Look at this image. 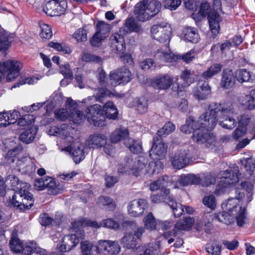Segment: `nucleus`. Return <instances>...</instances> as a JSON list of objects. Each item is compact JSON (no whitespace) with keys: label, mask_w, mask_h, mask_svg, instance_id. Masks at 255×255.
<instances>
[{"label":"nucleus","mask_w":255,"mask_h":255,"mask_svg":"<svg viewBox=\"0 0 255 255\" xmlns=\"http://www.w3.org/2000/svg\"><path fill=\"white\" fill-rule=\"evenodd\" d=\"M119 32L124 34L132 32L141 33L143 29L138 22L134 18L130 17L126 20L124 26L120 29Z\"/></svg>","instance_id":"nucleus-25"},{"label":"nucleus","mask_w":255,"mask_h":255,"mask_svg":"<svg viewBox=\"0 0 255 255\" xmlns=\"http://www.w3.org/2000/svg\"><path fill=\"white\" fill-rule=\"evenodd\" d=\"M221 0H213V9L208 15V21L212 33L216 36L220 29L219 22L222 21L220 15L223 12L221 8Z\"/></svg>","instance_id":"nucleus-7"},{"label":"nucleus","mask_w":255,"mask_h":255,"mask_svg":"<svg viewBox=\"0 0 255 255\" xmlns=\"http://www.w3.org/2000/svg\"><path fill=\"white\" fill-rule=\"evenodd\" d=\"M201 178L197 175L189 174L183 175L178 179V182L183 186L192 184H199Z\"/></svg>","instance_id":"nucleus-34"},{"label":"nucleus","mask_w":255,"mask_h":255,"mask_svg":"<svg viewBox=\"0 0 255 255\" xmlns=\"http://www.w3.org/2000/svg\"><path fill=\"white\" fill-rule=\"evenodd\" d=\"M252 74L250 71L245 69H242L236 72V78L241 83L249 82L252 78Z\"/></svg>","instance_id":"nucleus-47"},{"label":"nucleus","mask_w":255,"mask_h":255,"mask_svg":"<svg viewBox=\"0 0 255 255\" xmlns=\"http://www.w3.org/2000/svg\"><path fill=\"white\" fill-rule=\"evenodd\" d=\"M194 223V219L191 217H186L185 219L178 221L175 224V229L178 230H189Z\"/></svg>","instance_id":"nucleus-44"},{"label":"nucleus","mask_w":255,"mask_h":255,"mask_svg":"<svg viewBox=\"0 0 255 255\" xmlns=\"http://www.w3.org/2000/svg\"><path fill=\"white\" fill-rule=\"evenodd\" d=\"M212 129L199 125L193 131L192 135L193 141L198 144L203 145L207 147H209L215 141L214 136L208 132L209 130Z\"/></svg>","instance_id":"nucleus-8"},{"label":"nucleus","mask_w":255,"mask_h":255,"mask_svg":"<svg viewBox=\"0 0 255 255\" xmlns=\"http://www.w3.org/2000/svg\"><path fill=\"white\" fill-rule=\"evenodd\" d=\"M40 36L42 38L50 39L52 35L51 28L50 25L42 23L40 25Z\"/></svg>","instance_id":"nucleus-52"},{"label":"nucleus","mask_w":255,"mask_h":255,"mask_svg":"<svg viewBox=\"0 0 255 255\" xmlns=\"http://www.w3.org/2000/svg\"><path fill=\"white\" fill-rule=\"evenodd\" d=\"M9 246L11 250L15 253H20L24 249L23 244L19 239L17 238V232L15 230L12 231Z\"/></svg>","instance_id":"nucleus-40"},{"label":"nucleus","mask_w":255,"mask_h":255,"mask_svg":"<svg viewBox=\"0 0 255 255\" xmlns=\"http://www.w3.org/2000/svg\"><path fill=\"white\" fill-rule=\"evenodd\" d=\"M26 249L30 253L31 255V253L33 252H35L40 255H44L46 254V251L39 247H36V243L34 242L30 243L29 245H26Z\"/></svg>","instance_id":"nucleus-61"},{"label":"nucleus","mask_w":255,"mask_h":255,"mask_svg":"<svg viewBox=\"0 0 255 255\" xmlns=\"http://www.w3.org/2000/svg\"><path fill=\"white\" fill-rule=\"evenodd\" d=\"M124 34L116 32L110 36L108 44L113 52L122 54L125 52L126 47Z\"/></svg>","instance_id":"nucleus-14"},{"label":"nucleus","mask_w":255,"mask_h":255,"mask_svg":"<svg viewBox=\"0 0 255 255\" xmlns=\"http://www.w3.org/2000/svg\"><path fill=\"white\" fill-rule=\"evenodd\" d=\"M203 203L212 210H214L216 206V199L214 195L205 196L203 199Z\"/></svg>","instance_id":"nucleus-63"},{"label":"nucleus","mask_w":255,"mask_h":255,"mask_svg":"<svg viewBox=\"0 0 255 255\" xmlns=\"http://www.w3.org/2000/svg\"><path fill=\"white\" fill-rule=\"evenodd\" d=\"M54 114L56 118L60 120L65 121L67 119L70 120V112L69 110L67 108L65 109H62L56 110L55 111Z\"/></svg>","instance_id":"nucleus-55"},{"label":"nucleus","mask_w":255,"mask_h":255,"mask_svg":"<svg viewBox=\"0 0 255 255\" xmlns=\"http://www.w3.org/2000/svg\"><path fill=\"white\" fill-rule=\"evenodd\" d=\"M121 242L123 244V246L128 249H135L137 245V239L132 232L124 236L122 238Z\"/></svg>","instance_id":"nucleus-38"},{"label":"nucleus","mask_w":255,"mask_h":255,"mask_svg":"<svg viewBox=\"0 0 255 255\" xmlns=\"http://www.w3.org/2000/svg\"><path fill=\"white\" fill-rule=\"evenodd\" d=\"M219 121L220 125L227 129H232L236 125V122L233 117H217V122Z\"/></svg>","instance_id":"nucleus-45"},{"label":"nucleus","mask_w":255,"mask_h":255,"mask_svg":"<svg viewBox=\"0 0 255 255\" xmlns=\"http://www.w3.org/2000/svg\"><path fill=\"white\" fill-rule=\"evenodd\" d=\"M10 45V41L7 32L0 33V50H5Z\"/></svg>","instance_id":"nucleus-51"},{"label":"nucleus","mask_w":255,"mask_h":255,"mask_svg":"<svg viewBox=\"0 0 255 255\" xmlns=\"http://www.w3.org/2000/svg\"><path fill=\"white\" fill-rule=\"evenodd\" d=\"M30 186L27 183H23L17 187V191L15 192L10 200L11 204L21 210L28 209L34 203L32 195L29 192Z\"/></svg>","instance_id":"nucleus-5"},{"label":"nucleus","mask_w":255,"mask_h":255,"mask_svg":"<svg viewBox=\"0 0 255 255\" xmlns=\"http://www.w3.org/2000/svg\"><path fill=\"white\" fill-rule=\"evenodd\" d=\"M78 107L77 102L71 98H68L66 102V108L69 110L70 112V120L75 124L80 123L85 119L84 114L77 109Z\"/></svg>","instance_id":"nucleus-21"},{"label":"nucleus","mask_w":255,"mask_h":255,"mask_svg":"<svg viewBox=\"0 0 255 255\" xmlns=\"http://www.w3.org/2000/svg\"><path fill=\"white\" fill-rule=\"evenodd\" d=\"M235 77L231 70H224L222 73V78L220 86L224 89H230L235 85Z\"/></svg>","instance_id":"nucleus-26"},{"label":"nucleus","mask_w":255,"mask_h":255,"mask_svg":"<svg viewBox=\"0 0 255 255\" xmlns=\"http://www.w3.org/2000/svg\"><path fill=\"white\" fill-rule=\"evenodd\" d=\"M34 187L37 190H43L48 188L49 194H57L59 193V188L56 185L54 179L51 177L41 178L36 180L34 182Z\"/></svg>","instance_id":"nucleus-16"},{"label":"nucleus","mask_w":255,"mask_h":255,"mask_svg":"<svg viewBox=\"0 0 255 255\" xmlns=\"http://www.w3.org/2000/svg\"><path fill=\"white\" fill-rule=\"evenodd\" d=\"M120 251L121 247L118 243L110 240L99 241L96 250L98 253L104 251L112 255L118 254Z\"/></svg>","instance_id":"nucleus-17"},{"label":"nucleus","mask_w":255,"mask_h":255,"mask_svg":"<svg viewBox=\"0 0 255 255\" xmlns=\"http://www.w3.org/2000/svg\"><path fill=\"white\" fill-rule=\"evenodd\" d=\"M96 26V32L104 35H105L106 33L109 32L111 28L110 24L106 23L103 21H99L97 23Z\"/></svg>","instance_id":"nucleus-60"},{"label":"nucleus","mask_w":255,"mask_h":255,"mask_svg":"<svg viewBox=\"0 0 255 255\" xmlns=\"http://www.w3.org/2000/svg\"><path fill=\"white\" fill-rule=\"evenodd\" d=\"M147 163V159L144 157H133L131 155H128L125 157L124 162L119 165L118 172L132 174L137 177L146 174H157L163 167V164L159 160L150 162L146 167Z\"/></svg>","instance_id":"nucleus-1"},{"label":"nucleus","mask_w":255,"mask_h":255,"mask_svg":"<svg viewBox=\"0 0 255 255\" xmlns=\"http://www.w3.org/2000/svg\"><path fill=\"white\" fill-rule=\"evenodd\" d=\"M109 77L110 84L116 86L129 82L131 79V74L128 69L123 67L111 72Z\"/></svg>","instance_id":"nucleus-12"},{"label":"nucleus","mask_w":255,"mask_h":255,"mask_svg":"<svg viewBox=\"0 0 255 255\" xmlns=\"http://www.w3.org/2000/svg\"><path fill=\"white\" fill-rule=\"evenodd\" d=\"M103 111L105 112L108 118L113 120L117 119L118 111L116 107L112 102H107L103 107Z\"/></svg>","instance_id":"nucleus-43"},{"label":"nucleus","mask_w":255,"mask_h":255,"mask_svg":"<svg viewBox=\"0 0 255 255\" xmlns=\"http://www.w3.org/2000/svg\"><path fill=\"white\" fill-rule=\"evenodd\" d=\"M128 135V130L124 128H117L112 134L111 140L112 142L116 143L122 140L127 139L126 138Z\"/></svg>","instance_id":"nucleus-37"},{"label":"nucleus","mask_w":255,"mask_h":255,"mask_svg":"<svg viewBox=\"0 0 255 255\" xmlns=\"http://www.w3.org/2000/svg\"><path fill=\"white\" fill-rule=\"evenodd\" d=\"M239 170H226L221 172V177L219 185L221 188H226L228 185L236 183L239 181Z\"/></svg>","instance_id":"nucleus-20"},{"label":"nucleus","mask_w":255,"mask_h":255,"mask_svg":"<svg viewBox=\"0 0 255 255\" xmlns=\"http://www.w3.org/2000/svg\"><path fill=\"white\" fill-rule=\"evenodd\" d=\"M222 68V65L221 64H214L202 73V77L206 80L210 79L220 72Z\"/></svg>","instance_id":"nucleus-41"},{"label":"nucleus","mask_w":255,"mask_h":255,"mask_svg":"<svg viewBox=\"0 0 255 255\" xmlns=\"http://www.w3.org/2000/svg\"><path fill=\"white\" fill-rule=\"evenodd\" d=\"M5 183L7 185H9L13 190H17V187L20 186L21 183H19L18 177L14 175H8L5 180Z\"/></svg>","instance_id":"nucleus-50"},{"label":"nucleus","mask_w":255,"mask_h":255,"mask_svg":"<svg viewBox=\"0 0 255 255\" xmlns=\"http://www.w3.org/2000/svg\"><path fill=\"white\" fill-rule=\"evenodd\" d=\"M155 57L159 58L165 62H172L178 59V55H176L170 51L163 52L158 50L155 54Z\"/></svg>","instance_id":"nucleus-42"},{"label":"nucleus","mask_w":255,"mask_h":255,"mask_svg":"<svg viewBox=\"0 0 255 255\" xmlns=\"http://www.w3.org/2000/svg\"><path fill=\"white\" fill-rule=\"evenodd\" d=\"M79 243V239L75 234L65 236L61 244L57 246V249L62 252L69 251Z\"/></svg>","instance_id":"nucleus-24"},{"label":"nucleus","mask_w":255,"mask_h":255,"mask_svg":"<svg viewBox=\"0 0 255 255\" xmlns=\"http://www.w3.org/2000/svg\"><path fill=\"white\" fill-rule=\"evenodd\" d=\"M159 248L158 244L150 243L146 246H139L137 249L138 255H155Z\"/></svg>","instance_id":"nucleus-36"},{"label":"nucleus","mask_w":255,"mask_h":255,"mask_svg":"<svg viewBox=\"0 0 255 255\" xmlns=\"http://www.w3.org/2000/svg\"><path fill=\"white\" fill-rule=\"evenodd\" d=\"M175 129V126L172 123L169 122L166 123L164 126L157 131L159 136H166Z\"/></svg>","instance_id":"nucleus-48"},{"label":"nucleus","mask_w":255,"mask_h":255,"mask_svg":"<svg viewBox=\"0 0 255 255\" xmlns=\"http://www.w3.org/2000/svg\"><path fill=\"white\" fill-rule=\"evenodd\" d=\"M198 176L201 178L199 184H202L204 186H208L214 184L216 181L215 177L210 174H199Z\"/></svg>","instance_id":"nucleus-54"},{"label":"nucleus","mask_w":255,"mask_h":255,"mask_svg":"<svg viewBox=\"0 0 255 255\" xmlns=\"http://www.w3.org/2000/svg\"><path fill=\"white\" fill-rule=\"evenodd\" d=\"M37 128L32 126L20 133L19 136V140L26 143L31 142L35 138L37 133Z\"/></svg>","instance_id":"nucleus-35"},{"label":"nucleus","mask_w":255,"mask_h":255,"mask_svg":"<svg viewBox=\"0 0 255 255\" xmlns=\"http://www.w3.org/2000/svg\"><path fill=\"white\" fill-rule=\"evenodd\" d=\"M105 35L96 32L90 39V42L92 46L99 47L101 45L102 41L105 39Z\"/></svg>","instance_id":"nucleus-62"},{"label":"nucleus","mask_w":255,"mask_h":255,"mask_svg":"<svg viewBox=\"0 0 255 255\" xmlns=\"http://www.w3.org/2000/svg\"><path fill=\"white\" fill-rule=\"evenodd\" d=\"M22 163H27L25 166V171L28 172H32L35 170L34 163L29 157L22 158L19 160V165H21Z\"/></svg>","instance_id":"nucleus-53"},{"label":"nucleus","mask_w":255,"mask_h":255,"mask_svg":"<svg viewBox=\"0 0 255 255\" xmlns=\"http://www.w3.org/2000/svg\"><path fill=\"white\" fill-rule=\"evenodd\" d=\"M196 55V53L194 50H191L190 51L183 55H178V59H182L187 63H189L193 61Z\"/></svg>","instance_id":"nucleus-64"},{"label":"nucleus","mask_w":255,"mask_h":255,"mask_svg":"<svg viewBox=\"0 0 255 255\" xmlns=\"http://www.w3.org/2000/svg\"><path fill=\"white\" fill-rule=\"evenodd\" d=\"M39 222L42 226H48L50 225H56L58 222L51 218L47 214H43L40 217Z\"/></svg>","instance_id":"nucleus-59"},{"label":"nucleus","mask_w":255,"mask_h":255,"mask_svg":"<svg viewBox=\"0 0 255 255\" xmlns=\"http://www.w3.org/2000/svg\"><path fill=\"white\" fill-rule=\"evenodd\" d=\"M160 8L161 4L158 1L142 0L135 5L133 12L137 20L144 22L156 15Z\"/></svg>","instance_id":"nucleus-4"},{"label":"nucleus","mask_w":255,"mask_h":255,"mask_svg":"<svg viewBox=\"0 0 255 255\" xmlns=\"http://www.w3.org/2000/svg\"><path fill=\"white\" fill-rule=\"evenodd\" d=\"M237 114L236 106L229 102L223 104H214L210 105L208 110L202 115L200 122L204 126L214 128L217 123V117H233Z\"/></svg>","instance_id":"nucleus-2"},{"label":"nucleus","mask_w":255,"mask_h":255,"mask_svg":"<svg viewBox=\"0 0 255 255\" xmlns=\"http://www.w3.org/2000/svg\"><path fill=\"white\" fill-rule=\"evenodd\" d=\"M210 93V87L208 83L205 81L199 82L193 91L194 96L198 100L206 99Z\"/></svg>","instance_id":"nucleus-28"},{"label":"nucleus","mask_w":255,"mask_h":255,"mask_svg":"<svg viewBox=\"0 0 255 255\" xmlns=\"http://www.w3.org/2000/svg\"><path fill=\"white\" fill-rule=\"evenodd\" d=\"M173 81V76L168 74H163L156 77L152 82V84L155 89L165 90L170 87Z\"/></svg>","instance_id":"nucleus-22"},{"label":"nucleus","mask_w":255,"mask_h":255,"mask_svg":"<svg viewBox=\"0 0 255 255\" xmlns=\"http://www.w3.org/2000/svg\"><path fill=\"white\" fill-rule=\"evenodd\" d=\"M143 222L145 227L149 230H153L155 229L156 226V222L155 219L151 213H149L147 216L144 218Z\"/></svg>","instance_id":"nucleus-49"},{"label":"nucleus","mask_w":255,"mask_h":255,"mask_svg":"<svg viewBox=\"0 0 255 255\" xmlns=\"http://www.w3.org/2000/svg\"><path fill=\"white\" fill-rule=\"evenodd\" d=\"M107 140V136L101 133H95L90 135L88 139V144L91 147L95 148L103 146Z\"/></svg>","instance_id":"nucleus-29"},{"label":"nucleus","mask_w":255,"mask_h":255,"mask_svg":"<svg viewBox=\"0 0 255 255\" xmlns=\"http://www.w3.org/2000/svg\"><path fill=\"white\" fill-rule=\"evenodd\" d=\"M125 144L133 153H138L142 151L141 142L132 138H128L125 141Z\"/></svg>","instance_id":"nucleus-46"},{"label":"nucleus","mask_w":255,"mask_h":255,"mask_svg":"<svg viewBox=\"0 0 255 255\" xmlns=\"http://www.w3.org/2000/svg\"><path fill=\"white\" fill-rule=\"evenodd\" d=\"M147 207V202L144 199H134L128 205V214L133 217L141 215Z\"/></svg>","instance_id":"nucleus-18"},{"label":"nucleus","mask_w":255,"mask_h":255,"mask_svg":"<svg viewBox=\"0 0 255 255\" xmlns=\"http://www.w3.org/2000/svg\"><path fill=\"white\" fill-rule=\"evenodd\" d=\"M238 194L239 196L235 198V201L226 205V209L234 214L237 226L246 227L250 224L251 219L246 207L243 206L241 199L244 196V193L239 191Z\"/></svg>","instance_id":"nucleus-3"},{"label":"nucleus","mask_w":255,"mask_h":255,"mask_svg":"<svg viewBox=\"0 0 255 255\" xmlns=\"http://www.w3.org/2000/svg\"><path fill=\"white\" fill-rule=\"evenodd\" d=\"M202 115H201L199 118V120L197 121H194V119L192 117H189L186 120V124L184 125H182L180 129L181 131L184 132L185 133H190L192 131H194L199 125H201L203 127H205L208 128L206 126H204L203 124H201L202 122H200L201 117Z\"/></svg>","instance_id":"nucleus-31"},{"label":"nucleus","mask_w":255,"mask_h":255,"mask_svg":"<svg viewBox=\"0 0 255 255\" xmlns=\"http://www.w3.org/2000/svg\"><path fill=\"white\" fill-rule=\"evenodd\" d=\"M61 151H63L71 154L74 162L77 164L79 163L85 157L83 147L78 146L72 148L70 146H67L61 148Z\"/></svg>","instance_id":"nucleus-30"},{"label":"nucleus","mask_w":255,"mask_h":255,"mask_svg":"<svg viewBox=\"0 0 255 255\" xmlns=\"http://www.w3.org/2000/svg\"><path fill=\"white\" fill-rule=\"evenodd\" d=\"M171 161L174 168L177 169L184 168L189 162L187 152L181 150L175 153L171 158Z\"/></svg>","instance_id":"nucleus-23"},{"label":"nucleus","mask_w":255,"mask_h":255,"mask_svg":"<svg viewBox=\"0 0 255 255\" xmlns=\"http://www.w3.org/2000/svg\"><path fill=\"white\" fill-rule=\"evenodd\" d=\"M167 146L160 137H156L153 139V144L149 152L150 156L153 155L152 158L160 159L164 157L167 151Z\"/></svg>","instance_id":"nucleus-19"},{"label":"nucleus","mask_w":255,"mask_h":255,"mask_svg":"<svg viewBox=\"0 0 255 255\" xmlns=\"http://www.w3.org/2000/svg\"><path fill=\"white\" fill-rule=\"evenodd\" d=\"M35 118L32 115H25L22 118H19L17 125L19 126H25L30 125L34 122Z\"/></svg>","instance_id":"nucleus-58"},{"label":"nucleus","mask_w":255,"mask_h":255,"mask_svg":"<svg viewBox=\"0 0 255 255\" xmlns=\"http://www.w3.org/2000/svg\"><path fill=\"white\" fill-rule=\"evenodd\" d=\"M206 249L208 253L213 255H219L221 253V246L215 242L208 244Z\"/></svg>","instance_id":"nucleus-56"},{"label":"nucleus","mask_w":255,"mask_h":255,"mask_svg":"<svg viewBox=\"0 0 255 255\" xmlns=\"http://www.w3.org/2000/svg\"><path fill=\"white\" fill-rule=\"evenodd\" d=\"M21 67L22 64L20 62L9 60L0 63V72L6 74L7 81H10L19 76Z\"/></svg>","instance_id":"nucleus-9"},{"label":"nucleus","mask_w":255,"mask_h":255,"mask_svg":"<svg viewBox=\"0 0 255 255\" xmlns=\"http://www.w3.org/2000/svg\"><path fill=\"white\" fill-rule=\"evenodd\" d=\"M151 37L154 39L161 43L170 41L171 29L169 25L167 24H154L150 28Z\"/></svg>","instance_id":"nucleus-11"},{"label":"nucleus","mask_w":255,"mask_h":255,"mask_svg":"<svg viewBox=\"0 0 255 255\" xmlns=\"http://www.w3.org/2000/svg\"><path fill=\"white\" fill-rule=\"evenodd\" d=\"M123 221L117 222L112 219H105L102 221L100 223L96 221H91L87 219H80L78 221H76L72 223V227L74 229H80L81 228L85 226H90L93 228H99L101 226L113 229H118L120 224L122 223Z\"/></svg>","instance_id":"nucleus-6"},{"label":"nucleus","mask_w":255,"mask_h":255,"mask_svg":"<svg viewBox=\"0 0 255 255\" xmlns=\"http://www.w3.org/2000/svg\"><path fill=\"white\" fill-rule=\"evenodd\" d=\"M235 201V198H229L228 200L222 204L223 211L218 214H215L213 215V220H218L227 225H231L235 222L234 214L231 211L226 209V205H227L230 202Z\"/></svg>","instance_id":"nucleus-15"},{"label":"nucleus","mask_w":255,"mask_h":255,"mask_svg":"<svg viewBox=\"0 0 255 255\" xmlns=\"http://www.w3.org/2000/svg\"><path fill=\"white\" fill-rule=\"evenodd\" d=\"M122 226L126 228L129 227L133 230V232L132 233L137 240H139L141 238L143 233L145 232V229L144 227H138L135 222L125 218L123 219V222L122 223Z\"/></svg>","instance_id":"nucleus-32"},{"label":"nucleus","mask_w":255,"mask_h":255,"mask_svg":"<svg viewBox=\"0 0 255 255\" xmlns=\"http://www.w3.org/2000/svg\"><path fill=\"white\" fill-rule=\"evenodd\" d=\"M97 203L99 206L106 208L109 211H113L116 208V205L113 200L107 196L99 197Z\"/></svg>","instance_id":"nucleus-39"},{"label":"nucleus","mask_w":255,"mask_h":255,"mask_svg":"<svg viewBox=\"0 0 255 255\" xmlns=\"http://www.w3.org/2000/svg\"><path fill=\"white\" fill-rule=\"evenodd\" d=\"M67 8V2L64 0H51L46 4L44 11L51 16H56L64 13Z\"/></svg>","instance_id":"nucleus-13"},{"label":"nucleus","mask_w":255,"mask_h":255,"mask_svg":"<svg viewBox=\"0 0 255 255\" xmlns=\"http://www.w3.org/2000/svg\"><path fill=\"white\" fill-rule=\"evenodd\" d=\"M182 37L184 40H187L192 43L198 42L200 37L195 28L186 27L182 31Z\"/></svg>","instance_id":"nucleus-33"},{"label":"nucleus","mask_w":255,"mask_h":255,"mask_svg":"<svg viewBox=\"0 0 255 255\" xmlns=\"http://www.w3.org/2000/svg\"><path fill=\"white\" fill-rule=\"evenodd\" d=\"M87 32L84 28H79L73 34V37L78 42L86 41L87 39Z\"/></svg>","instance_id":"nucleus-57"},{"label":"nucleus","mask_w":255,"mask_h":255,"mask_svg":"<svg viewBox=\"0 0 255 255\" xmlns=\"http://www.w3.org/2000/svg\"><path fill=\"white\" fill-rule=\"evenodd\" d=\"M166 192V194H168L167 191ZM164 201L172 209L175 217H179L185 212L183 206L180 203L176 202L172 195L166 194Z\"/></svg>","instance_id":"nucleus-27"},{"label":"nucleus","mask_w":255,"mask_h":255,"mask_svg":"<svg viewBox=\"0 0 255 255\" xmlns=\"http://www.w3.org/2000/svg\"><path fill=\"white\" fill-rule=\"evenodd\" d=\"M86 117L88 122L95 126H105V117L99 105L95 104L86 110Z\"/></svg>","instance_id":"nucleus-10"}]
</instances>
